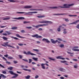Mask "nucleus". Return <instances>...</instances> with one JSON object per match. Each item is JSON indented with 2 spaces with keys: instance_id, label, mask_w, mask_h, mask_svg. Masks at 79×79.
Returning a JSON list of instances; mask_svg holds the SVG:
<instances>
[{
  "instance_id": "obj_42",
  "label": "nucleus",
  "mask_w": 79,
  "mask_h": 79,
  "mask_svg": "<svg viewBox=\"0 0 79 79\" xmlns=\"http://www.w3.org/2000/svg\"><path fill=\"white\" fill-rule=\"evenodd\" d=\"M65 21L66 22H69V20H68V19H65Z\"/></svg>"
},
{
  "instance_id": "obj_56",
  "label": "nucleus",
  "mask_w": 79,
  "mask_h": 79,
  "mask_svg": "<svg viewBox=\"0 0 79 79\" xmlns=\"http://www.w3.org/2000/svg\"><path fill=\"white\" fill-rule=\"evenodd\" d=\"M13 67H10V70H13Z\"/></svg>"
},
{
  "instance_id": "obj_18",
  "label": "nucleus",
  "mask_w": 79,
  "mask_h": 79,
  "mask_svg": "<svg viewBox=\"0 0 79 79\" xmlns=\"http://www.w3.org/2000/svg\"><path fill=\"white\" fill-rule=\"evenodd\" d=\"M61 27H62V26H60L59 27V28L57 29V30L58 32H60L61 31V29L60 28Z\"/></svg>"
},
{
  "instance_id": "obj_26",
  "label": "nucleus",
  "mask_w": 79,
  "mask_h": 79,
  "mask_svg": "<svg viewBox=\"0 0 79 79\" xmlns=\"http://www.w3.org/2000/svg\"><path fill=\"white\" fill-rule=\"evenodd\" d=\"M30 77H31V76L29 75H27L25 77L26 79H29Z\"/></svg>"
},
{
  "instance_id": "obj_33",
  "label": "nucleus",
  "mask_w": 79,
  "mask_h": 79,
  "mask_svg": "<svg viewBox=\"0 0 79 79\" xmlns=\"http://www.w3.org/2000/svg\"><path fill=\"white\" fill-rule=\"evenodd\" d=\"M79 20H78L75 21L74 22V24H77V23H79Z\"/></svg>"
},
{
  "instance_id": "obj_27",
  "label": "nucleus",
  "mask_w": 79,
  "mask_h": 79,
  "mask_svg": "<svg viewBox=\"0 0 79 79\" xmlns=\"http://www.w3.org/2000/svg\"><path fill=\"white\" fill-rule=\"evenodd\" d=\"M18 29V27H13L11 28V29L15 30Z\"/></svg>"
},
{
  "instance_id": "obj_48",
  "label": "nucleus",
  "mask_w": 79,
  "mask_h": 79,
  "mask_svg": "<svg viewBox=\"0 0 79 79\" xmlns=\"http://www.w3.org/2000/svg\"><path fill=\"white\" fill-rule=\"evenodd\" d=\"M0 67H2V68H5V67H4L1 64H0Z\"/></svg>"
},
{
  "instance_id": "obj_14",
  "label": "nucleus",
  "mask_w": 79,
  "mask_h": 79,
  "mask_svg": "<svg viewBox=\"0 0 79 79\" xmlns=\"http://www.w3.org/2000/svg\"><path fill=\"white\" fill-rule=\"evenodd\" d=\"M30 11H44V10L43 9H30Z\"/></svg>"
},
{
  "instance_id": "obj_57",
  "label": "nucleus",
  "mask_w": 79,
  "mask_h": 79,
  "mask_svg": "<svg viewBox=\"0 0 79 79\" xmlns=\"http://www.w3.org/2000/svg\"><path fill=\"white\" fill-rule=\"evenodd\" d=\"M14 39H15V40H18L19 39H18V38H16V37H14Z\"/></svg>"
},
{
  "instance_id": "obj_29",
  "label": "nucleus",
  "mask_w": 79,
  "mask_h": 79,
  "mask_svg": "<svg viewBox=\"0 0 79 79\" xmlns=\"http://www.w3.org/2000/svg\"><path fill=\"white\" fill-rule=\"evenodd\" d=\"M78 67V66H77V64H76V65H74V68H77Z\"/></svg>"
},
{
  "instance_id": "obj_2",
  "label": "nucleus",
  "mask_w": 79,
  "mask_h": 79,
  "mask_svg": "<svg viewBox=\"0 0 79 79\" xmlns=\"http://www.w3.org/2000/svg\"><path fill=\"white\" fill-rule=\"evenodd\" d=\"M10 74H11V75H14V76L12 77L11 78H16L18 76V74L15 73L13 72L12 71H10Z\"/></svg>"
},
{
  "instance_id": "obj_52",
  "label": "nucleus",
  "mask_w": 79,
  "mask_h": 79,
  "mask_svg": "<svg viewBox=\"0 0 79 79\" xmlns=\"http://www.w3.org/2000/svg\"><path fill=\"white\" fill-rule=\"evenodd\" d=\"M76 27L77 28V29H79V24H78L77 26Z\"/></svg>"
},
{
  "instance_id": "obj_63",
  "label": "nucleus",
  "mask_w": 79,
  "mask_h": 79,
  "mask_svg": "<svg viewBox=\"0 0 79 79\" xmlns=\"http://www.w3.org/2000/svg\"><path fill=\"white\" fill-rule=\"evenodd\" d=\"M17 73H18V74H21V73H21V72H19L18 71H17Z\"/></svg>"
},
{
  "instance_id": "obj_13",
  "label": "nucleus",
  "mask_w": 79,
  "mask_h": 79,
  "mask_svg": "<svg viewBox=\"0 0 79 79\" xmlns=\"http://www.w3.org/2000/svg\"><path fill=\"white\" fill-rule=\"evenodd\" d=\"M68 62L66 60H62L60 61L61 63H64L66 65H69V64H68L67 63V62Z\"/></svg>"
},
{
  "instance_id": "obj_50",
  "label": "nucleus",
  "mask_w": 79,
  "mask_h": 79,
  "mask_svg": "<svg viewBox=\"0 0 79 79\" xmlns=\"http://www.w3.org/2000/svg\"><path fill=\"white\" fill-rule=\"evenodd\" d=\"M18 45L19 46H23V44H19Z\"/></svg>"
},
{
  "instance_id": "obj_25",
  "label": "nucleus",
  "mask_w": 79,
  "mask_h": 79,
  "mask_svg": "<svg viewBox=\"0 0 79 79\" xmlns=\"http://www.w3.org/2000/svg\"><path fill=\"white\" fill-rule=\"evenodd\" d=\"M63 33L64 34H67V31H66V29H64L63 30Z\"/></svg>"
},
{
  "instance_id": "obj_34",
  "label": "nucleus",
  "mask_w": 79,
  "mask_h": 79,
  "mask_svg": "<svg viewBox=\"0 0 79 79\" xmlns=\"http://www.w3.org/2000/svg\"><path fill=\"white\" fill-rule=\"evenodd\" d=\"M23 23L24 24H27V23H30L31 22L30 21H28V22H26V21H24L23 22Z\"/></svg>"
},
{
  "instance_id": "obj_22",
  "label": "nucleus",
  "mask_w": 79,
  "mask_h": 79,
  "mask_svg": "<svg viewBox=\"0 0 79 79\" xmlns=\"http://www.w3.org/2000/svg\"><path fill=\"white\" fill-rule=\"evenodd\" d=\"M1 76L2 77L3 79H5V78H6V76L4 75L3 74H0Z\"/></svg>"
},
{
  "instance_id": "obj_1",
  "label": "nucleus",
  "mask_w": 79,
  "mask_h": 79,
  "mask_svg": "<svg viewBox=\"0 0 79 79\" xmlns=\"http://www.w3.org/2000/svg\"><path fill=\"white\" fill-rule=\"evenodd\" d=\"M40 23H45V24H52L53 22L52 21H46V20H43L40 21L39 22Z\"/></svg>"
},
{
  "instance_id": "obj_4",
  "label": "nucleus",
  "mask_w": 79,
  "mask_h": 79,
  "mask_svg": "<svg viewBox=\"0 0 79 79\" xmlns=\"http://www.w3.org/2000/svg\"><path fill=\"white\" fill-rule=\"evenodd\" d=\"M73 48H72L73 51H74L76 52H79V49H76L74 48H79V47L75 46L73 47Z\"/></svg>"
},
{
  "instance_id": "obj_59",
  "label": "nucleus",
  "mask_w": 79,
  "mask_h": 79,
  "mask_svg": "<svg viewBox=\"0 0 79 79\" xmlns=\"http://www.w3.org/2000/svg\"><path fill=\"white\" fill-rule=\"evenodd\" d=\"M69 25H71V24H74V22H73L72 23H71L69 24Z\"/></svg>"
},
{
  "instance_id": "obj_5",
  "label": "nucleus",
  "mask_w": 79,
  "mask_h": 79,
  "mask_svg": "<svg viewBox=\"0 0 79 79\" xmlns=\"http://www.w3.org/2000/svg\"><path fill=\"white\" fill-rule=\"evenodd\" d=\"M12 18V19H17L18 20H23L25 19V18L23 17H19L18 18Z\"/></svg>"
},
{
  "instance_id": "obj_62",
  "label": "nucleus",
  "mask_w": 79,
  "mask_h": 79,
  "mask_svg": "<svg viewBox=\"0 0 79 79\" xmlns=\"http://www.w3.org/2000/svg\"><path fill=\"white\" fill-rule=\"evenodd\" d=\"M38 27H39V25L36 26V28H38Z\"/></svg>"
},
{
  "instance_id": "obj_11",
  "label": "nucleus",
  "mask_w": 79,
  "mask_h": 79,
  "mask_svg": "<svg viewBox=\"0 0 79 79\" xmlns=\"http://www.w3.org/2000/svg\"><path fill=\"white\" fill-rule=\"evenodd\" d=\"M43 41H46V42H47V43H50V41H49V40H48L47 39H45V38H44L42 40Z\"/></svg>"
},
{
  "instance_id": "obj_9",
  "label": "nucleus",
  "mask_w": 79,
  "mask_h": 79,
  "mask_svg": "<svg viewBox=\"0 0 79 79\" xmlns=\"http://www.w3.org/2000/svg\"><path fill=\"white\" fill-rule=\"evenodd\" d=\"M32 37H36V38H41L42 37V36H39L38 34H35V35H32Z\"/></svg>"
},
{
  "instance_id": "obj_54",
  "label": "nucleus",
  "mask_w": 79,
  "mask_h": 79,
  "mask_svg": "<svg viewBox=\"0 0 79 79\" xmlns=\"http://www.w3.org/2000/svg\"><path fill=\"white\" fill-rule=\"evenodd\" d=\"M4 56H5V57H6L7 58V57H8V55L7 54L4 55Z\"/></svg>"
},
{
  "instance_id": "obj_21",
  "label": "nucleus",
  "mask_w": 79,
  "mask_h": 79,
  "mask_svg": "<svg viewBox=\"0 0 79 79\" xmlns=\"http://www.w3.org/2000/svg\"><path fill=\"white\" fill-rule=\"evenodd\" d=\"M37 17L39 18H42L45 17V15H40L37 16Z\"/></svg>"
},
{
  "instance_id": "obj_3",
  "label": "nucleus",
  "mask_w": 79,
  "mask_h": 79,
  "mask_svg": "<svg viewBox=\"0 0 79 79\" xmlns=\"http://www.w3.org/2000/svg\"><path fill=\"white\" fill-rule=\"evenodd\" d=\"M45 65H46V66H49V65L47 63L41 64V66L42 67V68L43 69H45Z\"/></svg>"
},
{
  "instance_id": "obj_64",
  "label": "nucleus",
  "mask_w": 79,
  "mask_h": 79,
  "mask_svg": "<svg viewBox=\"0 0 79 79\" xmlns=\"http://www.w3.org/2000/svg\"><path fill=\"white\" fill-rule=\"evenodd\" d=\"M8 18H5L4 19H3V20H6L7 19H8Z\"/></svg>"
},
{
  "instance_id": "obj_58",
  "label": "nucleus",
  "mask_w": 79,
  "mask_h": 79,
  "mask_svg": "<svg viewBox=\"0 0 79 79\" xmlns=\"http://www.w3.org/2000/svg\"><path fill=\"white\" fill-rule=\"evenodd\" d=\"M24 54H25V55H27V53L26 52H23Z\"/></svg>"
},
{
  "instance_id": "obj_35",
  "label": "nucleus",
  "mask_w": 79,
  "mask_h": 79,
  "mask_svg": "<svg viewBox=\"0 0 79 79\" xmlns=\"http://www.w3.org/2000/svg\"><path fill=\"white\" fill-rule=\"evenodd\" d=\"M69 16H70V17H72L73 16H77V15H69Z\"/></svg>"
},
{
  "instance_id": "obj_37",
  "label": "nucleus",
  "mask_w": 79,
  "mask_h": 79,
  "mask_svg": "<svg viewBox=\"0 0 79 79\" xmlns=\"http://www.w3.org/2000/svg\"><path fill=\"white\" fill-rule=\"evenodd\" d=\"M16 2V0H10V2H12V3H15Z\"/></svg>"
},
{
  "instance_id": "obj_43",
  "label": "nucleus",
  "mask_w": 79,
  "mask_h": 79,
  "mask_svg": "<svg viewBox=\"0 0 79 79\" xmlns=\"http://www.w3.org/2000/svg\"><path fill=\"white\" fill-rule=\"evenodd\" d=\"M22 60H23V61H26V62H28V60H27L23 59Z\"/></svg>"
},
{
  "instance_id": "obj_53",
  "label": "nucleus",
  "mask_w": 79,
  "mask_h": 79,
  "mask_svg": "<svg viewBox=\"0 0 79 79\" xmlns=\"http://www.w3.org/2000/svg\"><path fill=\"white\" fill-rule=\"evenodd\" d=\"M2 58L4 60H5V61H7V60H6V58H5V57H2Z\"/></svg>"
},
{
  "instance_id": "obj_49",
  "label": "nucleus",
  "mask_w": 79,
  "mask_h": 79,
  "mask_svg": "<svg viewBox=\"0 0 79 79\" xmlns=\"http://www.w3.org/2000/svg\"><path fill=\"white\" fill-rule=\"evenodd\" d=\"M14 63H15V64H16L18 63V61H14Z\"/></svg>"
},
{
  "instance_id": "obj_60",
  "label": "nucleus",
  "mask_w": 79,
  "mask_h": 79,
  "mask_svg": "<svg viewBox=\"0 0 79 79\" xmlns=\"http://www.w3.org/2000/svg\"><path fill=\"white\" fill-rule=\"evenodd\" d=\"M38 30H39V31H42V28H40L38 29Z\"/></svg>"
},
{
  "instance_id": "obj_39",
  "label": "nucleus",
  "mask_w": 79,
  "mask_h": 79,
  "mask_svg": "<svg viewBox=\"0 0 79 79\" xmlns=\"http://www.w3.org/2000/svg\"><path fill=\"white\" fill-rule=\"evenodd\" d=\"M2 39H4V40H7V39H7V38H6L5 37H2Z\"/></svg>"
},
{
  "instance_id": "obj_16",
  "label": "nucleus",
  "mask_w": 79,
  "mask_h": 79,
  "mask_svg": "<svg viewBox=\"0 0 79 79\" xmlns=\"http://www.w3.org/2000/svg\"><path fill=\"white\" fill-rule=\"evenodd\" d=\"M16 35L17 37H19V38H21V39H25V37H23L19 35L18 34H16Z\"/></svg>"
},
{
  "instance_id": "obj_24",
  "label": "nucleus",
  "mask_w": 79,
  "mask_h": 79,
  "mask_svg": "<svg viewBox=\"0 0 79 79\" xmlns=\"http://www.w3.org/2000/svg\"><path fill=\"white\" fill-rule=\"evenodd\" d=\"M23 70H24V71H28V72H29V73H31V70L30 69H23Z\"/></svg>"
},
{
  "instance_id": "obj_28",
  "label": "nucleus",
  "mask_w": 79,
  "mask_h": 79,
  "mask_svg": "<svg viewBox=\"0 0 79 79\" xmlns=\"http://www.w3.org/2000/svg\"><path fill=\"white\" fill-rule=\"evenodd\" d=\"M33 51H35V52H39V50L38 49H33Z\"/></svg>"
},
{
  "instance_id": "obj_19",
  "label": "nucleus",
  "mask_w": 79,
  "mask_h": 79,
  "mask_svg": "<svg viewBox=\"0 0 79 79\" xmlns=\"http://www.w3.org/2000/svg\"><path fill=\"white\" fill-rule=\"evenodd\" d=\"M48 24H43L41 25H39V27H41L42 26H48Z\"/></svg>"
},
{
  "instance_id": "obj_51",
  "label": "nucleus",
  "mask_w": 79,
  "mask_h": 79,
  "mask_svg": "<svg viewBox=\"0 0 79 79\" xmlns=\"http://www.w3.org/2000/svg\"><path fill=\"white\" fill-rule=\"evenodd\" d=\"M64 77H68V75H64Z\"/></svg>"
},
{
  "instance_id": "obj_36",
  "label": "nucleus",
  "mask_w": 79,
  "mask_h": 79,
  "mask_svg": "<svg viewBox=\"0 0 79 79\" xmlns=\"http://www.w3.org/2000/svg\"><path fill=\"white\" fill-rule=\"evenodd\" d=\"M29 63H31L32 62V60L31 59H29Z\"/></svg>"
},
{
  "instance_id": "obj_12",
  "label": "nucleus",
  "mask_w": 79,
  "mask_h": 79,
  "mask_svg": "<svg viewBox=\"0 0 79 79\" xmlns=\"http://www.w3.org/2000/svg\"><path fill=\"white\" fill-rule=\"evenodd\" d=\"M27 55H34L35 56H36V55L33 53H31L30 51H28L27 52Z\"/></svg>"
},
{
  "instance_id": "obj_15",
  "label": "nucleus",
  "mask_w": 79,
  "mask_h": 79,
  "mask_svg": "<svg viewBox=\"0 0 79 79\" xmlns=\"http://www.w3.org/2000/svg\"><path fill=\"white\" fill-rule=\"evenodd\" d=\"M59 70L61 72H65V71H66V70L64 69H63L62 68H60L59 69Z\"/></svg>"
},
{
  "instance_id": "obj_45",
  "label": "nucleus",
  "mask_w": 79,
  "mask_h": 79,
  "mask_svg": "<svg viewBox=\"0 0 79 79\" xmlns=\"http://www.w3.org/2000/svg\"><path fill=\"white\" fill-rule=\"evenodd\" d=\"M2 73L4 74H6V72L5 71H2Z\"/></svg>"
},
{
  "instance_id": "obj_23",
  "label": "nucleus",
  "mask_w": 79,
  "mask_h": 79,
  "mask_svg": "<svg viewBox=\"0 0 79 79\" xmlns=\"http://www.w3.org/2000/svg\"><path fill=\"white\" fill-rule=\"evenodd\" d=\"M32 59L34 60V61H38V58H35V57H33Z\"/></svg>"
},
{
  "instance_id": "obj_8",
  "label": "nucleus",
  "mask_w": 79,
  "mask_h": 79,
  "mask_svg": "<svg viewBox=\"0 0 79 79\" xmlns=\"http://www.w3.org/2000/svg\"><path fill=\"white\" fill-rule=\"evenodd\" d=\"M51 41L52 43V44H56V43H57V42H58V40H56L55 41V40L53 39H51Z\"/></svg>"
},
{
  "instance_id": "obj_38",
  "label": "nucleus",
  "mask_w": 79,
  "mask_h": 79,
  "mask_svg": "<svg viewBox=\"0 0 79 79\" xmlns=\"http://www.w3.org/2000/svg\"><path fill=\"white\" fill-rule=\"evenodd\" d=\"M48 59H49V60H53V61H55V59H53L51 57H49Z\"/></svg>"
},
{
  "instance_id": "obj_31",
  "label": "nucleus",
  "mask_w": 79,
  "mask_h": 79,
  "mask_svg": "<svg viewBox=\"0 0 79 79\" xmlns=\"http://www.w3.org/2000/svg\"><path fill=\"white\" fill-rule=\"evenodd\" d=\"M59 47H61V48H63V47H64V44H60V45H59Z\"/></svg>"
},
{
  "instance_id": "obj_40",
  "label": "nucleus",
  "mask_w": 79,
  "mask_h": 79,
  "mask_svg": "<svg viewBox=\"0 0 79 79\" xmlns=\"http://www.w3.org/2000/svg\"><path fill=\"white\" fill-rule=\"evenodd\" d=\"M20 32L22 33H24V32H26L24 30H21L20 31Z\"/></svg>"
},
{
  "instance_id": "obj_61",
  "label": "nucleus",
  "mask_w": 79,
  "mask_h": 79,
  "mask_svg": "<svg viewBox=\"0 0 79 79\" xmlns=\"http://www.w3.org/2000/svg\"><path fill=\"white\" fill-rule=\"evenodd\" d=\"M32 64H36V63H35L34 62H32Z\"/></svg>"
},
{
  "instance_id": "obj_30",
  "label": "nucleus",
  "mask_w": 79,
  "mask_h": 79,
  "mask_svg": "<svg viewBox=\"0 0 79 79\" xmlns=\"http://www.w3.org/2000/svg\"><path fill=\"white\" fill-rule=\"evenodd\" d=\"M19 57L20 59H22L23 58V56L22 55H19Z\"/></svg>"
},
{
  "instance_id": "obj_41",
  "label": "nucleus",
  "mask_w": 79,
  "mask_h": 79,
  "mask_svg": "<svg viewBox=\"0 0 79 79\" xmlns=\"http://www.w3.org/2000/svg\"><path fill=\"white\" fill-rule=\"evenodd\" d=\"M39 76H38V75H36L35 76V79H37V78H39Z\"/></svg>"
},
{
  "instance_id": "obj_32",
  "label": "nucleus",
  "mask_w": 79,
  "mask_h": 79,
  "mask_svg": "<svg viewBox=\"0 0 79 79\" xmlns=\"http://www.w3.org/2000/svg\"><path fill=\"white\" fill-rule=\"evenodd\" d=\"M26 29H32V27H26Z\"/></svg>"
},
{
  "instance_id": "obj_20",
  "label": "nucleus",
  "mask_w": 79,
  "mask_h": 79,
  "mask_svg": "<svg viewBox=\"0 0 79 79\" xmlns=\"http://www.w3.org/2000/svg\"><path fill=\"white\" fill-rule=\"evenodd\" d=\"M68 15V14H54V15Z\"/></svg>"
},
{
  "instance_id": "obj_10",
  "label": "nucleus",
  "mask_w": 79,
  "mask_h": 79,
  "mask_svg": "<svg viewBox=\"0 0 79 79\" xmlns=\"http://www.w3.org/2000/svg\"><path fill=\"white\" fill-rule=\"evenodd\" d=\"M73 5H74V4H72L69 5L67 4H65L64 5V6H65V8H68V6H73Z\"/></svg>"
},
{
  "instance_id": "obj_44",
  "label": "nucleus",
  "mask_w": 79,
  "mask_h": 79,
  "mask_svg": "<svg viewBox=\"0 0 79 79\" xmlns=\"http://www.w3.org/2000/svg\"><path fill=\"white\" fill-rule=\"evenodd\" d=\"M57 40H59V41H62V40H61V39L60 38H57Z\"/></svg>"
},
{
  "instance_id": "obj_7",
  "label": "nucleus",
  "mask_w": 79,
  "mask_h": 79,
  "mask_svg": "<svg viewBox=\"0 0 79 79\" xmlns=\"http://www.w3.org/2000/svg\"><path fill=\"white\" fill-rule=\"evenodd\" d=\"M63 56H58L56 57V59H59L60 60H64L65 58H63Z\"/></svg>"
},
{
  "instance_id": "obj_47",
  "label": "nucleus",
  "mask_w": 79,
  "mask_h": 79,
  "mask_svg": "<svg viewBox=\"0 0 79 79\" xmlns=\"http://www.w3.org/2000/svg\"><path fill=\"white\" fill-rule=\"evenodd\" d=\"M29 13H37V12H31Z\"/></svg>"
},
{
  "instance_id": "obj_55",
  "label": "nucleus",
  "mask_w": 79,
  "mask_h": 79,
  "mask_svg": "<svg viewBox=\"0 0 79 79\" xmlns=\"http://www.w3.org/2000/svg\"><path fill=\"white\" fill-rule=\"evenodd\" d=\"M60 79H64V77H60Z\"/></svg>"
},
{
  "instance_id": "obj_6",
  "label": "nucleus",
  "mask_w": 79,
  "mask_h": 79,
  "mask_svg": "<svg viewBox=\"0 0 79 79\" xmlns=\"http://www.w3.org/2000/svg\"><path fill=\"white\" fill-rule=\"evenodd\" d=\"M17 13H18L19 14H24V15H27L29 14V13H30V12H17Z\"/></svg>"
},
{
  "instance_id": "obj_46",
  "label": "nucleus",
  "mask_w": 79,
  "mask_h": 79,
  "mask_svg": "<svg viewBox=\"0 0 79 79\" xmlns=\"http://www.w3.org/2000/svg\"><path fill=\"white\" fill-rule=\"evenodd\" d=\"M4 44L5 45H6V46H9V45H8V43H4Z\"/></svg>"
},
{
  "instance_id": "obj_17",
  "label": "nucleus",
  "mask_w": 79,
  "mask_h": 79,
  "mask_svg": "<svg viewBox=\"0 0 79 79\" xmlns=\"http://www.w3.org/2000/svg\"><path fill=\"white\" fill-rule=\"evenodd\" d=\"M32 6H24V8H32Z\"/></svg>"
}]
</instances>
